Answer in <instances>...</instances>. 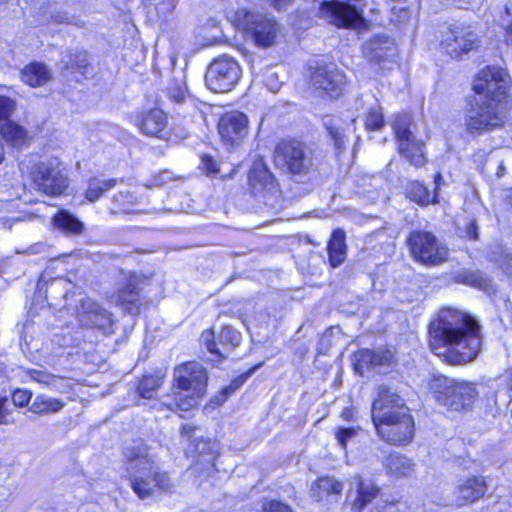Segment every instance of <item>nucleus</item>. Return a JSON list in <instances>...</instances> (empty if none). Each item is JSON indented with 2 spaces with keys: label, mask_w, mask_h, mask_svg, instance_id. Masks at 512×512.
I'll return each instance as SVG.
<instances>
[{
  "label": "nucleus",
  "mask_w": 512,
  "mask_h": 512,
  "mask_svg": "<svg viewBox=\"0 0 512 512\" xmlns=\"http://www.w3.org/2000/svg\"><path fill=\"white\" fill-rule=\"evenodd\" d=\"M429 343L432 352L451 365L473 361L481 348L480 326L468 314L442 309L429 325Z\"/></svg>",
  "instance_id": "1"
},
{
  "label": "nucleus",
  "mask_w": 512,
  "mask_h": 512,
  "mask_svg": "<svg viewBox=\"0 0 512 512\" xmlns=\"http://www.w3.org/2000/svg\"><path fill=\"white\" fill-rule=\"evenodd\" d=\"M126 472L133 492L142 500L158 492H168L172 482L167 472L160 469L149 447L134 442L125 449Z\"/></svg>",
  "instance_id": "2"
},
{
  "label": "nucleus",
  "mask_w": 512,
  "mask_h": 512,
  "mask_svg": "<svg viewBox=\"0 0 512 512\" xmlns=\"http://www.w3.org/2000/svg\"><path fill=\"white\" fill-rule=\"evenodd\" d=\"M174 379L179 392L173 401H163L162 404L177 411L195 408L206 393L208 375L204 367L195 361L186 362L175 368Z\"/></svg>",
  "instance_id": "3"
},
{
  "label": "nucleus",
  "mask_w": 512,
  "mask_h": 512,
  "mask_svg": "<svg viewBox=\"0 0 512 512\" xmlns=\"http://www.w3.org/2000/svg\"><path fill=\"white\" fill-rule=\"evenodd\" d=\"M430 389L439 405L455 412L470 410L479 394L475 384L456 381L443 375L432 378Z\"/></svg>",
  "instance_id": "4"
},
{
  "label": "nucleus",
  "mask_w": 512,
  "mask_h": 512,
  "mask_svg": "<svg viewBox=\"0 0 512 512\" xmlns=\"http://www.w3.org/2000/svg\"><path fill=\"white\" fill-rule=\"evenodd\" d=\"M235 23L259 48L275 46L281 35L280 24L273 17L259 12L240 9L236 12Z\"/></svg>",
  "instance_id": "5"
},
{
  "label": "nucleus",
  "mask_w": 512,
  "mask_h": 512,
  "mask_svg": "<svg viewBox=\"0 0 512 512\" xmlns=\"http://www.w3.org/2000/svg\"><path fill=\"white\" fill-rule=\"evenodd\" d=\"M507 109L506 104L475 97L465 116L466 132L478 137L501 128L506 119Z\"/></svg>",
  "instance_id": "6"
},
{
  "label": "nucleus",
  "mask_w": 512,
  "mask_h": 512,
  "mask_svg": "<svg viewBox=\"0 0 512 512\" xmlns=\"http://www.w3.org/2000/svg\"><path fill=\"white\" fill-rule=\"evenodd\" d=\"M273 160L276 167L291 175H306L315 166L313 150L296 140L280 142Z\"/></svg>",
  "instance_id": "7"
},
{
  "label": "nucleus",
  "mask_w": 512,
  "mask_h": 512,
  "mask_svg": "<svg viewBox=\"0 0 512 512\" xmlns=\"http://www.w3.org/2000/svg\"><path fill=\"white\" fill-rule=\"evenodd\" d=\"M510 78L505 70L496 66L482 69L473 82V90L477 98L498 101L508 106Z\"/></svg>",
  "instance_id": "8"
},
{
  "label": "nucleus",
  "mask_w": 512,
  "mask_h": 512,
  "mask_svg": "<svg viewBox=\"0 0 512 512\" xmlns=\"http://www.w3.org/2000/svg\"><path fill=\"white\" fill-rule=\"evenodd\" d=\"M407 243L412 256L422 264L436 266L448 259L449 249L430 232L414 231Z\"/></svg>",
  "instance_id": "9"
},
{
  "label": "nucleus",
  "mask_w": 512,
  "mask_h": 512,
  "mask_svg": "<svg viewBox=\"0 0 512 512\" xmlns=\"http://www.w3.org/2000/svg\"><path fill=\"white\" fill-rule=\"evenodd\" d=\"M241 68L237 61L229 56H221L215 59L208 67L205 74L207 87L216 93L230 91L241 78Z\"/></svg>",
  "instance_id": "10"
},
{
  "label": "nucleus",
  "mask_w": 512,
  "mask_h": 512,
  "mask_svg": "<svg viewBox=\"0 0 512 512\" xmlns=\"http://www.w3.org/2000/svg\"><path fill=\"white\" fill-rule=\"evenodd\" d=\"M410 417L409 409L404 400L393 390L386 386H380L378 397L373 401L371 417L375 428L386 422L399 418Z\"/></svg>",
  "instance_id": "11"
},
{
  "label": "nucleus",
  "mask_w": 512,
  "mask_h": 512,
  "mask_svg": "<svg viewBox=\"0 0 512 512\" xmlns=\"http://www.w3.org/2000/svg\"><path fill=\"white\" fill-rule=\"evenodd\" d=\"M31 176L37 190L46 195H61L68 187V178L57 160L38 163Z\"/></svg>",
  "instance_id": "12"
},
{
  "label": "nucleus",
  "mask_w": 512,
  "mask_h": 512,
  "mask_svg": "<svg viewBox=\"0 0 512 512\" xmlns=\"http://www.w3.org/2000/svg\"><path fill=\"white\" fill-rule=\"evenodd\" d=\"M411 118L408 114H398L393 121V129L399 142V151L412 165L422 167L425 164L423 143L416 141L410 130Z\"/></svg>",
  "instance_id": "13"
},
{
  "label": "nucleus",
  "mask_w": 512,
  "mask_h": 512,
  "mask_svg": "<svg viewBox=\"0 0 512 512\" xmlns=\"http://www.w3.org/2000/svg\"><path fill=\"white\" fill-rule=\"evenodd\" d=\"M319 12L330 24L339 28L355 27L363 21L358 8L343 1L324 0Z\"/></svg>",
  "instance_id": "14"
},
{
  "label": "nucleus",
  "mask_w": 512,
  "mask_h": 512,
  "mask_svg": "<svg viewBox=\"0 0 512 512\" xmlns=\"http://www.w3.org/2000/svg\"><path fill=\"white\" fill-rule=\"evenodd\" d=\"M76 317L86 328H95L111 332L113 325L111 313L91 298H82L77 306Z\"/></svg>",
  "instance_id": "15"
},
{
  "label": "nucleus",
  "mask_w": 512,
  "mask_h": 512,
  "mask_svg": "<svg viewBox=\"0 0 512 512\" xmlns=\"http://www.w3.org/2000/svg\"><path fill=\"white\" fill-rule=\"evenodd\" d=\"M312 69L311 82L315 88L327 92L332 97H337L342 93L346 77L335 64L317 63Z\"/></svg>",
  "instance_id": "16"
},
{
  "label": "nucleus",
  "mask_w": 512,
  "mask_h": 512,
  "mask_svg": "<svg viewBox=\"0 0 512 512\" xmlns=\"http://www.w3.org/2000/svg\"><path fill=\"white\" fill-rule=\"evenodd\" d=\"M476 33L469 26L455 25L445 32L442 45L453 58H459L474 48Z\"/></svg>",
  "instance_id": "17"
},
{
  "label": "nucleus",
  "mask_w": 512,
  "mask_h": 512,
  "mask_svg": "<svg viewBox=\"0 0 512 512\" xmlns=\"http://www.w3.org/2000/svg\"><path fill=\"white\" fill-rule=\"evenodd\" d=\"M140 277L136 273L123 274L117 290L111 296L112 301L130 314L138 313L140 300Z\"/></svg>",
  "instance_id": "18"
},
{
  "label": "nucleus",
  "mask_w": 512,
  "mask_h": 512,
  "mask_svg": "<svg viewBox=\"0 0 512 512\" xmlns=\"http://www.w3.org/2000/svg\"><path fill=\"white\" fill-rule=\"evenodd\" d=\"M218 130L226 145H239L248 133V119L238 111L226 113L219 121Z\"/></svg>",
  "instance_id": "19"
},
{
  "label": "nucleus",
  "mask_w": 512,
  "mask_h": 512,
  "mask_svg": "<svg viewBox=\"0 0 512 512\" xmlns=\"http://www.w3.org/2000/svg\"><path fill=\"white\" fill-rule=\"evenodd\" d=\"M365 58L374 64L380 65L382 69L389 68L397 54L394 41L387 36H375L363 45Z\"/></svg>",
  "instance_id": "20"
},
{
  "label": "nucleus",
  "mask_w": 512,
  "mask_h": 512,
  "mask_svg": "<svg viewBox=\"0 0 512 512\" xmlns=\"http://www.w3.org/2000/svg\"><path fill=\"white\" fill-rule=\"evenodd\" d=\"M378 436L386 443L392 445H406L412 441L414 435V421L412 416L386 422L375 428Z\"/></svg>",
  "instance_id": "21"
},
{
  "label": "nucleus",
  "mask_w": 512,
  "mask_h": 512,
  "mask_svg": "<svg viewBox=\"0 0 512 512\" xmlns=\"http://www.w3.org/2000/svg\"><path fill=\"white\" fill-rule=\"evenodd\" d=\"M486 483L481 476H471L458 481L453 491V501L457 506L472 504L486 492Z\"/></svg>",
  "instance_id": "22"
},
{
  "label": "nucleus",
  "mask_w": 512,
  "mask_h": 512,
  "mask_svg": "<svg viewBox=\"0 0 512 512\" xmlns=\"http://www.w3.org/2000/svg\"><path fill=\"white\" fill-rule=\"evenodd\" d=\"M248 179L254 194H263L264 197L276 196L278 194L276 180L262 161L253 163L249 171Z\"/></svg>",
  "instance_id": "23"
},
{
  "label": "nucleus",
  "mask_w": 512,
  "mask_h": 512,
  "mask_svg": "<svg viewBox=\"0 0 512 512\" xmlns=\"http://www.w3.org/2000/svg\"><path fill=\"white\" fill-rule=\"evenodd\" d=\"M167 116L160 109H151L139 114L135 119V125L140 131L150 137L162 138L166 135Z\"/></svg>",
  "instance_id": "24"
},
{
  "label": "nucleus",
  "mask_w": 512,
  "mask_h": 512,
  "mask_svg": "<svg viewBox=\"0 0 512 512\" xmlns=\"http://www.w3.org/2000/svg\"><path fill=\"white\" fill-rule=\"evenodd\" d=\"M344 485L333 477L319 478L312 486V496L316 501L332 502L333 498L340 497Z\"/></svg>",
  "instance_id": "25"
},
{
  "label": "nucleus",
  "mask_w": 512,
  "mask_h": 512,
  "mask_svg": "<svg viewBox=\"0 0 512 512\" xmlns=\"http://www.w3.org/2000/svg\"><path fill=\"white\" fill-rule=\"evenodd\" d=\"M0 134L9 145L16 148H22L29 142L26 128L10 118L1 124Z\"/></svg>",
  "instance_id": "26"
},
{
  "label": "nucleus",
  "mask_w": 512,
  "mask_h": 512,
  "mask_svg": "<svg viewBox=\"0 0 512 512\" xmlns=\"http://www.w3.org/2000/svg\"><path fill=\"white\" fill-rule=\"evenodd\" d=\"M22 80L31 87H41L52 79L51 70L43 63L33 62L21 71Z\"/></svg>",
  "instance_id": "27"
},
{
  "label": "nucleus",
  "mask_w": 512,
  "mask_h": 512,
  "mask_svg": "<svg viewBox=\"0 0 512 512\" xmlns=\"http://www.w3.org/2000/svg\"><path fill=\"white\" fill-rule=\"evenodd\" d=\"M345 232L342 229L333 231L328 243L329 262L332 267H338L344 263L347 256Z\"/></svg>",
  "instance_id": "28"
},
{
  "label": "nucleus",
  "mask_w": 512,
  "mask_h": 512,
  "mask_svg": "<svg viewBox=\"0 0 512 512\" xmlns=\"http://www.w3.org/2000/svg\"><path fill=\"white\" fill-rule=\"evenodd\" d=\"M357 481V497L353 502V508L360 512L375 499L379 494V488L372 482H365L360 476H356Z\"/></svg>",
  "instance_id": "29"
},
{
  "label": "nucleus",
  "mask_w": 512,
  "mask_h": 512,
  "mask_svg": "<svg viewBox=\"0 0 512 512\" xmlns=\"http://www.w3.org/2000/svg\"><path fill=\"white\" fill-rule=\"evenodd\" d=\"M323 125L325 126L334 147L338 152L345 149L346 135L343 128V121L336 117L327 115L323 118Z\"/></svg>",
  "instance_id": "30"
},
{
  "label": "nucleus",
  "mask_w": 512,
  "mask_h": 512,
  "mask_svg": "<svg viewBox=\"0 0 512 512\" xmlns=\"http://www.w3.org/2000/svg\"><path fill=\"white\" fill-rule=\"evenodd\" d=\"M383 464L387 472L395 476H407L414 470L412 461L399 453L390 454L383 461Z\"/></svg>",
  "instance_id": "31"
},
{
  "label": "nucleus",
  "mask_w": 512,
  "mask_h": 512,
  "mask_svg": "<svg viewBox=\"0 0 512 512\" xmlns=\"http://www.w3.org/2000/svg\"><path fill=\"white\" fill-rule=\"evenodd\" d=\"M64 407L65 402L61 399L39 394L34 398L29 411L35 414H51L60 412Z\"/></svg>",
  "instance_id": "32"
},
{
  "label": "nucleus",
  "mask_w": 512,
  "mask_h": 512,
  "mask_svg": "<svg viewBox=\"0 0 512 512\" xmlns=\"http://www.w3.org/2000/svg\"><path fill=\"white\" fill-rule=\"evenodd\" d=\"M167 93L170 100L176 104L192 102V97L186 86L185 76L182 73L172 78L167 87Z\"/></svg>",
  "instance_id": "33"
},
{
  "label": "nucleus",
  "mask_w": 512,
  "mask_h": 512,
  "mask_svg": "<svg viewBox=\"0 0 512 512\" xmlns=\"http://www.w3.org/2000/svg\"><path fill=\"white\" fill-rule=\"evenodd\" d=\"M53 222L57 228L71 235L81 234L84 230V224L67 211L58 212L54 216Z\"/></svg>",
  "instance_id": "34"
},
{
  "label": "nucleus",
  "mask_w": 512,
  "mask_h": 512,
  "mask_svg": "<svg viewBox=\"0 0 512 512\" xmlns=\"http://www.w3.org/2000/svg\"><path fill=\"white\" fill-rule=\"evenodd\" d=\"M116 179L98 180L91 179L88 189L86 190V199L90 202L97 201L105 192L116 186Z\"/></svg>",
  "instance_id": "35"
},
{
  "label": "nucleus",
  "mask_w": 512,
  "mask_h": 512,
  "mask_svg": "<svg viewBox=\"0 0 512 512\" xmlns=\"http://www.w3.org/2000/svg\"><path fill=\"white\" fill-rule=\"evenodd\" d=\"M162 384V377L158 375L144 376L137 386L139 395L145 399H151L154 397L157 389Z\"/></svg>",
  "instance_id": "36"
},
{
  "label": "nucleus",
  "mask_w": 512,
  "mask_h": 512,
  "mask_svg": "<svg viewBox=\"0 0 512 512\" xmlns=\"http://www.w3.org/2000/svg\"><path fill=\"white\" fill-rule=\"evenodd\" d=\"M89 62L86 52H76L70 56V60L65 63L64 68L67 70L79 72L82 75H87L89 70Z\"/></svg>",
  "instance_id": "37"
},
{
  "label": "nucleus",
  "mask_w": 512,
  "mask_h": 512,
  "mask_svg": "<svg viewBox=\"0 0 512 512\" xmlns=\"http://www.w3.org/2000/svg\"><path fill=\"white\" fill-rule=\"evenodd\" d=\"M407 193L409 198L418 204L426 205L430 203V193L428 189L424 184L418 181H413L409 184Z\"/></svg>",
  "instance_id": "38"
},
{
  "label": "nucleus",
  "mask_w": 512,
  "mask_h": 512,
  "mask_svg": "<svg viewBox=\"0 0 512 512\" xmlns=\"http://www.w3.org/2000/svg\"><path fill=\"white\" fill-rule=\"evenodd\" d=\"M134 197L130 192H119L112 198L113 206L110 208L111 214L126 213L128 207L133 205Z\"/></svg>",
  "instance_id": "39"
},
{
  "label": "nucleus",
  "mask_w": 512,
  "mask_h": 512,
  "mask_svg": "<svg viewBox=\"0 0 512 512\" xmlns=\"http://www.w3.org/2000/svg\"><path fill=\"white\" fill-rule=\"evenodd\" d=\"M373 351L361 349L354 354V369L359 375H363L366 369L372 368L371 361Z\"/></svg>",
  "instance_id": "40"
},
{
  "label": "nucleus",
  "mask_w": 512,
  "mask_h": 512,
  "mask_svg": "<svg viewBox=\"0 0 512 512\" xmlns=\"http://www.w3.org/2000/svg\"><path fill=\"white\" fill-rule=\"evenodd\" d=\"M201 341L206 346L209 353L213 356L210 358V361L218 362L221 361L224 356L222 352L217 348V343L215 342V334L213 330H206L201 334Z\"/></svg>",
  "instance_id": "41"
},
{
  "label": "nucleus",
  "mask_w": 512,
  "mask_h": 512,
  "mask_svg": "<svg viewBox=\"0 0 512 512\" xmlns=\"http://www.w3.org/2000/svg\"><path fill=\"white\" fill-rule=\"evenodd\" d=\"M219 343L231 349L238 346L241 341V334L231 326H224L219 333Z\"/></svg>",
  "instance_id": "42"
},
{
  "label": "nucleus",
  "mask_w": 512,
  "mask_h": 512,
  "mask_svg": "<svg viewBox=\"0 0 512 512\" xmlns=\"http://www.w3.org/2000/svg\"><path fill=\"white\" fill-rule=\"evenodd\" d=\"M29 378L47 387H56L61 378L42 370L30 369L27 371Z\"/></svg>",
  "instance_id": "43"
},
{
  "label": "nucleus",
  "mask_w": 512,
  "mask_h": 512,
  "mask_svg": "<svg viewBox=\"0 0 512 512\" xmlns=\"http://www.w3.org/2000/svg\"><path fill=\"white\" fill-rule=\"evenodd\" d=\"M384 116L381 108H371L365 119V126L368 130H380L383 128Z\"/></svg>",
  "instance_id": "44"
},
{
  "label": "nucleus",
  "mask_w": 512,
  "mask_h": 512,
  "mask_svg": "<svg viewBox=\"0 0 512 512\" xmlns=\"http://www.w3.org/2000/svg\"><path fill=\"white\" fill-rule=\"evenodd\" d=\"M360 431V428L357 427V428H354V427H349V428H338L335 432V437L339 443V445L343 448V449H346L348 443L353 440L357 435H358V432Z\"/></svg>",
  "instance_id": "45"
},
{
  "label": "nucleus",
  "mask_w": 512,
  "mask_h": 512,
  "mask_svg": "<svg viewBox=\"0 0 512 512\" xmlns=\"http://www.w3.org/2000/svg\"><path fill=\"white\" fill-rule=\"evenodd\" d=\"M245 381V377H239L233 380L227 387H224L220 393V396L215 397V403L217 405L222 404L230 395H232L237 389H239Z\"/></svg>",
  "instance_id": "46"
},
{
  "label": "nucleus",
  "mask_w": 512,
  "mask_h": 512,
  "mask_svg": "<svg viewBox=\"0 0 512 512\" xmlns=\"http://www.w3.org/2000/svg\"><path fill=\"white\" fill-rule=\"evenodd\" d=\"M32 398V392L25 389H17L12 393V402L17 407H25Z\"/></svg>",
  "instance_id": "47"
},
{
  "label": "nucleus",
  "mask_w": 512,
  "mask_h": 512,
  "mask_svg": "<svg viewBox=\"0 0 512 512\" xmlns=\"http://www.w3.org/2000/svg\"><path fill=\"white\" fill-rule=\"evenodd\" d=\"M7 397L0 395V425L14 424L15 421L11 417V411L7 407Z\"/></svg>",
  "instance_id": "48"
},
{
  "label": "nucleus",
  "mask_w": 512,
  "mask_h": 512,
  "mask_svg": "<svg viewBox=\"0 0 512 512\" xmlns=\"http://www.w3.org/2000/svg\"><path fill=\"white\" fill-rule=\"evenodd\" d=\"M195 450L200 455L209 454L211 456V460L215 458V454L217 452V445L215 442H204L200 441L195 444Z\"/></svg>",
  "instance_id": "49"
},
{
  "label": "nucleus",
  "mask_w": 512,
  "mask_h": 512,
  "mask_svg": "<svg viewBox=\"0 0 512 512\" xmlns=\"http://www.w3.org/2000/svg\"><path fill=\"white\" fill-rule=\"evenodd\" d=\"M392 359V354L389 351L384 352H374L371 361L372 368L378 366L388 365Z\"/></svg>",
  "instance_id": "50"
},
{
  "label": "nucleus",
  "mask_w": 512,
  "mask_h": 512,
  "mask_svg": "<svg viewBox=\"0 0 512 512\" xmlns=\"http://www.w3.org/2000/svg\"><path fill=\"white\" fill-rule=\"evenodd\" d=\"M464 236L470 240L478 239V226L474 219H470L464 226Z\"/></svg>",
  "instance_id": "51"
},
{
  "label": "nucleus",
  "mask_w": 512,
  "mask_h": 512,
  "mask_svg": "<svg viewBox=\"0 0 512 512\" xmlns=\"http://www.w3.org/2000/svg\"><path fill=\"white\" fill-rule=\"evenodd\" d=\"M202 169L207 174H216L218 172L216 161L208 155H204L201 160Z\"/></svg>",
  "instance_id": "52"
},
{
  "label": "nucleus",
  "mask_w": 512,
  "mask_h": 512,
  "mask_svg": "<svg viewBox=\"0 0 512 512\" xmlns=\"http://www.w3.org/2000/svg\"><path fill=\"white\" fill-rule=\"evenodd\" d=\"M263 512H292V510L281 502L272 501L263 508Z\"/></svg>",
  "instance_id": "53"
},
{
  "label": "nucleus",
  "mask_w": 512,
  "mask_h": 512,
  "mask_svg": "<svg viewBox=\"0 0 512 512\" xmlns=\"http://www.w3.org/2000/svg\"><path fill=\"white\" fill-rule=\"evenodd\" d=\"M197 430V427L192 424H184L181 426V437L186 439L187 441L192 440L195 432Z\"/></svg>",
  "instance_id": "54"
},
{
  "label": "nucleus",
  "mask_w": 512,
  "mask_h": 512,
  "mask_svg": "<svg viewBox=\"0 0 512 512\" xmlns=\"http://www.w3.org/2000/svg\"><path fill=\"white\" fill-rule=\"evenodd\" d=\"M274 9L281 11L287 9L294 3V0H267Z\"/></svg>",
  "instance_id": "55"
},
{
  "label": "nucleus",
  "mask_w": 512,
  "mask_h": 512,
  "mask_svg": "<svg viewBox=\"0 0 512 512\" xmlns=\"http://www.w3.org/2000/svg\"><path fill=\"white\" fill-rule=\"evenodd\" d=\"M341 416L343 419L345 420H353L354 419V412L351 408H345L342 413H341Z\"/></svg>",
  "instance_id": "56"
},
{
  "label": "nucleus",
  "mask_w": 512,
  "mask_h": 512,
  "mask_svg": "<svg viewBox=\"0 0 512 512\" xmlns=\"http://www.w3.org/2000/svg\"><path fill=\"white\" fill-rule=\"evenodd\" d=\"M505 379L508 382L509 388L512 390V369L508 370L505 374Z\"/></svg>",
  "instance_id": "57"
},
{
  "label": "nucleus",
  "mask_w": 512,
  "mask_h": 512,
  "mask_svg": "<svg viewBox=\"0 0 512 512\" xmlns=\"http://www.w3.org/2000/svg\"><path fill=\"white\" fill-rule=\"evenodd\" d=\"M443 182V177L440 173H437L434 177V183L436 185V189L439 188L440 184Z\"/></svg>",
  "instance_id": "58"
},
{
  "label": "nucleus",
  "mask_w": 512,
  "mask_h": 512,
  "mask_svg": "<svg viewBox=\"0 0 512 512\" xmlns=\"http://www.w3.org/2000/svg\"><path fill=\"white\" fill-rule=\"evenodd\" d=\"M59 282H61V281H60V280H58V281H53V282L50 284L49 289H53V288H54V286H56Z\"/></svg>",
  "instance_id": "59"
},
{
  "label": "nucleus",
  "mask_w": 512,
  "mask_h": 512,
  "mask_svg": "<svg viewBox=\"0 0 512 512\" xmlns=\"http://www.w3.org/2000/svg\"><path fill=\"white\" fill-rule=\"evenodd\" d=\"M175 412L179 413V416H182V411H177V410H174Z\"/></svg>",
  "instance_id": "60"
}]
</instances>
